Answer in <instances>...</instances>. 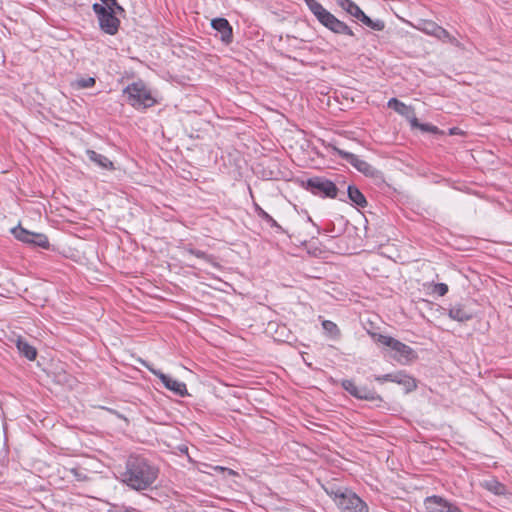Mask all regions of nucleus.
Listing matches in <instances>:
<instances>
[{
    "label": "nucleus",
    "instance_id": "obj_7",
    "mask_svg": "<svg viewBox=\"0 0 512 512\" xmlns=\"http://www.w3.org/2000/svg\"><path fill=\"white\" fill-rule=\"evenodd\" d=\"M307 186L314 195L330 198H335L337 196L338 189L336 185L328 179L322 177L310 178L307 181Z\"/></svg>",
    "mask_w": 512,
    "mask_h": 512
},
{
    "label": "nucleus",
    "instance_id": "obj_32",
    "mask_svg": "<svg viewBox=\"0 0 512 512\" xmlns=\"http://www.w3.org/2000/svg\"><path fill=\"white\" fill-rule=\"evenodd\" d=\"M394 374H385V375H382V376H377L375 378L376 381L382 383V382H385V381H389V382H393L394 379Z\"/></svg>",
    "mask_w": 512,
    "mask_h": 512
},
{
    "label": "nucleus",
    "instance_id": "obj_24",
    "mask_svg": "<svg viewBox=\"0 0 512 512\" xmlns=\"http://www.w3.org/2000/svg\"><path fill=\"white\" fill-rule=\"evenodd\" d=\"M322 327L324 331L331 337L338 338L340 336V330L334 322L330 320H324L322 322Z\"/></svg>",
    "mask_w": 512,
    "mask_h": 512
},
{
    "label": "nucleus",
    "instance_id": "obj_11",
    "mask_svg": "<svg viewBox=\"0 0 512 512\" xmlns=\"http://www.w3.org/2000/svg\"><path fill=\"white\" fill-rule=\"evenodd\" d=\"M424 505L427 512H457L456 506L439 496L427 497Z\"/></svg>",
    "mask_w": 512,
    "mask_h": 512
},
{
    "label": "nucleus",
    "instance_id": "obj_17",
    "mask_svg": "<svg viewBox=\"0 0 512 512\" xmlns=\"http://www.w3.org/2000/svg\"><path fill=\"white\" fill-rule=\"evenodd\" d=\"M481 486L495 495H504L506 493L505 485L494 477L483 480Z\"/></svg>",
    "mask_w": 512,
    "mask_h": 512
},
{
    "label": "nucleus",
    "instance_id": "obj_28",
    "mask_svg": "<svg viewBox=\"0 0 512 512\" xmlns=\"http://www.w3.org/2000/svg\"><path fill=\"white\" fill-rule=\"evenodd\" d=\"M186 252L189 253L190 255L196 256L197 258L203 259V260H205L208 263L214 264L212 256L206 254L203 251L192 249V248H188V249H186Z\"/></svg>",
    "mask_w": 512,
    "mask_h": 512
},
{
    "label": "nucleus",
    "instance_id": "obj_12",
    "mask_svg": "<svg viewBox=\"0 0 512 512\" xmlns=\"http://www.w3.org/2000/svg\"><path fill=\"white\" fill-rule=\"evenodd\" d=\"M211 26L213 29L218 31L221 34V40L229 44L233 39V31L230 23L225 18H215L211 21Z\"/></svg>",
    "mask_w": 512,
    "mask_h": 512
},
{
    "label": "nucleus",
    "instance_id": "obj_29",
    "mask_svg": "<svg viewBox=\"0 0 512 512\" xmlns=\"http://www.w3.org/2000/svg\"><path fill=\"white\" fill-rule=\"evenodd\" d=\"M101 5L106 7L109 11L123 12L124 9L118 4L117 0H100Z\"/></svg>",
    "mask_w": 512,
    "mask_h": 512
},
{
    "label": "nucleus",
    "instance_id": "obj_16",
    "mask_svg": "<svg viewBox=\"0 0 512 512\" xmlns=\"http://www.w3.org/2000/svg\"><path fill=\"white\" fill-rule=\"evenodd\" d=\"M16 347L19 353L25 356L28 360H35L37 356L36 348L30 345L24 338L18 337L15 340Z\"/></svg>",
    "mask_w": 512,
    "mask_h": 512
},
{
    "label": "nucleus",
    "instance_id": "obj_21",
    "mask_svg": "<svg viewBox=\"0 0 512 512\" xmlns=\"http://www.w3.org/2000/svg\"><path fill=\"white\" fill-rule=\"evenodd\" d=\"M348 197L353 203H355L359 207L364 208L367 206L365 196L356 186L348 187Z\"/></svg>",
    "mask_w": 512,
    "mask_h": 512
},
{
    "label": "nucleus",
    "instance_id": "obj_8",
    "mask_svg": "<svg viewBox=\"0 0 512 512\" xmlns=\"http://www.w3.org/2000/svg\"><path fill=\"white\" fill-rule=\"evenodd\" d=\"M329 148H331L338 156H340L342 159L346 160L348 163H350L354 168H356L359 172L367 175L372 176L375 173V168L370 165L368 162H366L363 159H360L357 155L344 151L335 145H329Z\"/></svg>",
    "mask_w": 512,
    "mask_h": 512
},
{
    "label": "nucleus",
    "instance_id": "obj_33",
    "mask_svg": "<svg viewBox=\"0 0 512 512\" xmlns=\"http://www.w3.org/2000/svg\"><path fill=\"white\" fill-rule=\"evenodd\" d=\"M420 130L425 131V132L436 133L438 131V128L431 124H422L420 126Z\"/></svg>",
    "mask_w": 512,
    "mask_h": 512
},
{
    "label": "nucleus",
    "instance_id": "obj_2",
    "mask_svg": "<svg viewBox=\"0 0 512 512\" xmlns=\"http://www.w3.org/2000/svg\"><path fill=\"white\" fill-rule=\"evenodd\" d=\"M341 512H369V507L356 493L349 489L327 491Z\"/></svg>",
    "mask_w": 512,
    "mask_h": 512
},
{
    "label": "nucleus",
    "instance_id": "obj_34",
    "mask_svg": "<svg viewBox=\"0 0 512 512\" xmlns=\"http://www.w3.org/2000/svg\"><path fill=\"white\" fill-rule=\"evenodd\" d=\"M411 124L412 127H415V128H419L420 129V126L422 125L421 123L418 122V119L415 117L414 113L413 114H410V118H407Z\"/></svg>",
    "mask_w": 512,
    "mask_h": 512
},
{
    "label": "nucleus",
    "instance_id": "obj_25",
    "mask_svg": "<svg viewBox=\"0 0 512 512\" xmlns=\"http://www.w3.org/2000/svg\"><path fill=\"white\" fill-rule=\"evenodd\" d=\"M96 83V80L94 77H87V78H79L76 79L72 85L76 89H85L93 87Z\"/></svg>",
    "mask_w": 512,
    "mask_h": 512
},
{
    "label": "nucleus",
    "instance_id": "obj_3",
    "mask_svg": "<svg viewBox=\"0 0 512 512\" xmlns=\"http://www.w3.org/2000/svg\"><path fill=\"white\" fill-rule=\"evenodd\" d=\"M371 336L377 343L389 347L393 352L392 358L400 364H406L415 357L414 351L410 346L393 337L379 333H371Z\"/></svg>",
    "mask_w": 512,
    "mask_h": 512
},
{
    "label": "nucleus",
    "instance_id": "obj_1",
    "mask_svg": "<svg viewBox=\"0 0 512 512\" xmlns=\"http://www.w3.org/2000/svg\"><path fill=\"white\" fill-rule=\"evenodd\" d=\"M159 469L140 455H131L125 462L120 481L135 491H144L153 486L158 478Z\"/></svg>",
    "mask_w": 512,
    "mask_h": 512
},
{
    "label": "nucleus",
    "instance_id": "obj_18",
    "mask_svg": "<svg viewBox=\"0 0 512 512\" xmlns=\"http://www.w3.org/2000/svg\"><path fill=\"white\" fill-rule=\"evenodd\" d=\"M309 10L314 14L318 21L322 24V21L330 14L318 1L316 0H304Z\"/></svg>",
    "mask_w": 512,
    "mask_h": 512
},
{
    "label": "nucleus",
    "instance_id": "obj_10",
    "mask_svg": "<svg viewBox=\"0 0 512 512\" xmlns=\"http://www.w3.org/2000/svg\"><path fill=\"white\" fill-rule=\"evenodd\" d=\"M342 387L352 396L363 400H376L379 398L376 393L366 387L357 386L352 380H344Z\"/></svg>",
    "mask_w": 512,
    "mask_h": 512
},
{
    "label": "nucleus",
    "instance_id": "obj_30",
    "mask_svg": "<svg viewBox=\"0 0 512 512\" xmlns=\"http://www.w3.org/2000/svg\"><path fill=\"white\" fill-rule=\"evenodd\" d=\"M253 206H254L255 213L257 214V216L259 218H261L264 221L271 220V216L265 210H263L258 203H256L254 201Z\"/></svg>",
    "mask_w": 512,
    "mask_h": 512
},
{
    "label": "nucleus",
    "instance_id": "obj_27",
    "mask_svg": "<svg viewBox=\"0 0 512 512\" xmlns=\"http://www.w3.org/2000/svg\"><path fill=\"white\" fill-rule=\"evenodd\" d=\"M439 27L440 26L437 23L430 20H426L422 22L421 27H419V29L426 33L427 35L435 36Z\"/></svg>",
    "mask_w": 512,
    "mask_h": 512
},
{
    "label": "nucleus",
    "instance_id": "obj_15",
    "mask_svg": "<svg viewBox=\"0 0 512 512\" xmlns=\"http://www.w3.org/2000/svg\"><path fill=\"white\" fill-rule=\"evenodd\" d=\"M86 154L90 161L95 163L97 166H99L102 169L106 170H114V164L111 160H109L106 156L97 153L94 150H87Z\"/></svg>",
    "mask_w": 512,
    "mask_h": 512
},
{
    "label": "nucleus",
    "instance_id": "obj_20",
    "mask_svg": "<svg viewBox=\"0 0 512 512\" xmlns=\"http://www.w3.org/2000/svg\"><path fill=\"white\" fill-rule=\"evenodd\" d=\"M387 106L406 118H410V114H413L414 111L410 106L396 98H391L388 101Z\"/></svg>",
    "mask_w": 512,
    "mask_h": 512
},
{
    "label": "nucleus",
    "instance_id": "obj_6",
    "mask_svg": "<svg viewBox=\"0 0 512 512\" xmlns=\"http://www.w3.org/2000/svg\"><path fill=\"white\" fill-rule=\"evenodd\" d=\"M11 233L17 240L23 243L44 249L49 247V240L45 234L30 232L21 225L12 228Z\"/></svg>",
    "mask_w": 512,
    "mask_h": 512
},
{
    "label": "nucleus",
    "instance_id": "obj_35",
    "mask_svg": "<svg viewBox=\"0 0 512 512\" xmlns=\"http://www.w3.org/2000/svg\"><path fill=\"white\" fill-rule=\"evenodd\" d=\"M266 222H267L271 227L281 229V226L277 223V221H276L275 219H273V217H272V216H271V220H266Z\"/></svg>",
    "mask_w": 512,
    "mask_h": 512
},
{
    "label": "nucleus",
    "instance_id": "obj_9",
    "mask_svg": "<svg viewBox=\"0 0 512 512\" xmlns=\"http://www.w3.org/2000/svg\"><path fill=\"white\" fill-rule=\"evenodd\" d=\"M143 365L155 376H157L162 384L169 389L170 391L174 392L178 396H185L187 395V388L186 384L184 382L178 381L164 373H162L160 370H157L153 368L149 363L143 361Z\"/></svg>",
    "mask_w": 512,
    "mask_h": 512
},
{
    "label": "nucleus",
    "instance_id": "obj_5",
    "mask_svg": "<svg viewBox=\"0 0 512 512\" xmlns=\"http://www.w3.org/2000/svg\"><path fill=\"white\" fill-rule=\"evenodd\" d=\"M92 9L98 17L101 30L106 34L115 35L120 25V20L115 16L116 12L109 11L99 3H94Z\"/></svg>",
    "mask_w": 512,
    "mask_h": 512
},
{
    "label": "nucleus",
    "instance_id": "obj_14",
    "mask_svg": "<svg viewBox=\"0 0 512 512\" xmlns=\"http://www.w3.org/2000/svg\"><path fill=\"white\" fill-rule=\"evenodd\" d=\"M449 317L458 322H466L472 319L473 313L462 304H455L449 310Z\"/></svg>",
    "mask_w": 512,
    "mask_h": 512
},
{
    "label": "nucleus",
    "instance_id": "obj_36",
    "mask_svg": "<svg viewBox=\"0 0 512 512\" xmlns=\"http://www.w3.org/2000/svg\"><path fill=\"white\" fill-rule=\"evenodd\" d=\"M117 512H139V511L133 507H128V508L120 509Z\"/></svg>",
    "mask_w": 512,
    "mask_h": 512
},
{
    "label": "nucleus",
    "instance_id": "obj_37",
    "mask_svg": "<svg viewBox=\"0 0 512 512\" xmlns=\"http://www.w3.org/2000/svg\"><path fill=\"white\" fill-rule=\"evenodd\" d=\"M72 472L75 474L76 477H78V474L75 469H72Z\"/></svg>",
    "mask_w": 512,
    "mask_h": 512
},
{
    "label": "nucleus",
    "instance_id": "obj_38",
    "mask_svg": "<svg viewBox=\"0 0 512 512\" xmlns=\"http://www.w3.org/2000/svg\"><path fill=\"white\" fill-rule=\"evenodd\" d=\"M456 511L457 512H462L458 507H456Z\"/></svg>",
    "mask_w": 512,
    "mask_h": 512
},
{
    "label": "nucleus",
    "instance_id": "obj_23",
    "mask_svg": "<svg viewBox=\"0 0 512 512\" xmlns=\"http://www.w3.org/2000/svg\"><path fill=\"white\" fill-rule=\"evenodd\" d=\"M337 4L353 17H356L361 11L360 7L352 0H337Z\"/></svg>",
    "mask_w": 512,
    "mask_h": 512
},
{
    "label": "nucleus",
    "instance_id": "obj_4",
    "mask_svg": "<svg viewBox=\"0 0 512 512\" xmlns=\"http://www.w3.org/2000/svg\"><path fill=\"white\" fill-rule=\"evenodd\" d=\"M123 92L127 95L129 104L136 109H145L155 104L150 90L142 81L133 82Z\"/></svg>",
    "mask_w": 512,
    "mask_h": 512
},
{
    "label": "nucleus",
    "instance_id": "obj_19",
    "mask_svg": "<svg viewBox=\"0 0 512 512\" xmlns=\"http://www.w3.org/2000/svg\"><path fill=\"white\" fill-rule=\"evenodd\" d=\"M394 377L393 382L402 385L406 392H411L417 387L415 379L407 374L398 372L394 374Z\"/></svg>",
    "mask_w": 512,
    "mask_h": 512
},
{
    "label": "nucleus",
    "instance_id": "obj_13",
    "mask_svg": "<svg viewBox=\"0 0 512 512\" xmlns=\"http://www.w3.org/2000/svg\"><path fill=\"white\" fill-rule=\"evenodd\" d=\"M322 25L337 34H346L349 36L354 35L352 30L344 22L337 19L331 13L326 17L324 21H322Z\"/></svg>",
    "mask_w": 512,
    "mask_h": 512
},
{
    "label": "nucleus",
    "instance_id": "obj_22",
    "mask_svg": "<svg viewBox=\"0 0 512 512\" xmlns=\"http://www.w3.org/2000/svg\"><path fill=\"white\" fill-rule=\"evenodd\" d=\"M434 37L441 40L442 42L450 43L457 47L461 46L460 42L455 37H453L446 29H444L441 26L437 30V33L435 34Z\"/></svg>",
    "mask_w": 512,
    "mask_h": 512
},
{
    "label": "nucleus",
    "instance_id": "obj_26",
    "mask_svg": "<svg viewBox=\"0 0 512 512\" xmlns=\"http://www.w3.org/2000/svg\"><path fill=\"white\" fill-rule=\"evenodd\" d=\"M355 18L361 21L366 26L371 27L373 29L381 30L383 28L382 23H374L362 10Z\"/></svg>",
    "mask_w": 512,
    "mask_h": 512
},
{
    "label": "nucleus",
    "instance_id": "obj_31",
    "mask_svg": "<svg viewBox=\"0 0 512 512\" xmlns=\"http://www.w3.org/2000/svg\"><path fill=\"white\" fill-rule=\"evenodd\" d=\"M433 292L439 296H444L448 292V286L445 283H438L434 285Z\"/></svg>",
    "mask_w": 512,
    "mask_h": 512
}]
</instances>
